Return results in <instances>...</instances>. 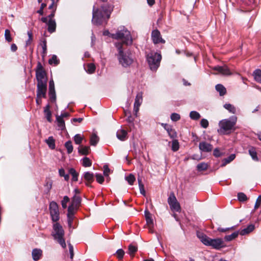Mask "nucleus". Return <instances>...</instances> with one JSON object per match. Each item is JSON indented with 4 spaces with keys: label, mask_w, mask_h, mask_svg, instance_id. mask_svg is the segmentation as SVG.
I'll return each mask as SVG.
<instances>
[{
    "label": "nucleus",
    "mask_w": 261,
    "mask_h": 261,
    "mask_svg": "<svg viewBox=\"0 0 261 261\" xmlns=\"http://www.w3.org/2000/svg\"><path fill=\"white\" fill-rule=\"evenodd\" d=\"M114 5L103 4L99 8L93 7L92 22L96 25L107 23L114 9Z\"/></svg>",
    "instance_id": "1"
},
{
    "label": "nucleus",
    "mask_w": 261,
    "mask_h": 261,
    "mask_svg": "<svg viewBox=\"0 0 261 261\" xmlns=\"http://www.w3.org/2000/svg\"><path fill=\"white\" fill-rule=\"evenodd\" d=\"M197 237L204 245L207 246H211L215 249L218 250L225 246L222 239H211L206 234L200 232L197 233Z\"/></svg>",
    "instance_id": "2"
},
{
    "label": "nucleus",
    "mask_w": 261,
    "mask_h": 261,
    "mask_svg": "<svg viewBox=\"0 0 261 261\" xmlns=\"http://www.w3.org/2000/svg\"><path fill=\"white\" fill-rule=\"evenodd\" d=\"M116 47L118 50V59L119 63L123 67H129L134 62V59L129 50L124 51L123 50L122 44L116 43Z\"/></svg>",
    "instance_id": "3"
},
{
    "label": "nucleus",
    "mask_w": 261,
    "mask_h": 261,
    "mask_svg": "<svg viewBox=\"0 0 261 261\" xmlns=\"http://www.w3.org/2000/svg\"><path fill=\"white\" fill-rule=\"evenodd\" d=\"M237 121V117L235 116L230 117L229 119H225L219 122V128L218 132L220 134L226 135L231 133Z\"/></svg>",
    "instance_id": "4"
},
{
    "label": "nucleus",
    "mask_w": 261,
    "mask_h": 261,
    "mask_svg": "<svg viewBox=\"0 0 261 261\" xmlns=\"http://www.w3.org/2000/svg\"><path fill=\"white\" fill-rule=\"evenodd\" d=\"M53 231L51 235L54 239L63 248L66 247L65 239H64V231L62 226L58 222L53 225Z\"/></svg>",
    "instance_id": "5"
},
{
    "label": "nucleus",
    "mask_w": 261,
    "mask_h": 261,
    "mask_svg": "<svg viewBox=\"0 0 261 261\" xmlns=\"http://www.w3.org/2000/svg\"><path fill=\"white\" fill-rule=\"evenodd\" d=\"M162 56L156 52L151 51L146 55V60L150 69L156 71L160 65Z\"/></svg>",
    "instance_id": "6"
},
{
    "label": "nucleus",
    "mask_w": 261,
    "mask_h": 261,
    "mask_svg": "<svg viewBox=\"0 0 261 261\" xmlns=\"http://www.w3.org/2000/svg\"><path fill=\"white\" fill-rule=\"evenodd\" d=\"M110 36L115 39H121L123 43L126 44H131L133 42L130 32L124 28L118 30L115 34H111Z\"/></svg>",
    "instance_id": "7"
},
{
    "label": "nucleus",
    "mask_w": 261,
    "mask_h": 261,
    "mask_svg": "<svg viewBox=\"0 0 261 261\" xmlns=\"http://www.w3.org/2000/svg\"><path fill=\"white\" fill-rule=\"evenodd\" d=\"M37 85L47 84V79L46 72L40 62H38L35 70Z\"/></svg>",
    "instance_id": "8"
},
{
    "label": "nucleus",
    "mask_w": 261,
    "mask_h": 261,
    "mask_svg": "<svg viewBox=\"0 0 261 261\" xmlns=\"http://www.w3.org/2000/svg\"><path fill=\"white\" fill-rule=\"evenodd\" d=\"M49 210L51 220L57 222L60 219L59 206L57 203L54 201L50 202Z\"/></svg>",
    "instance_id": "9"
},
{
    "label": "nucleus",
    "mask_w": 261,
    "mask_h": 261,
    "mask_svg": "<svg viewBox=\"0 0 261 261\" xmlns=\"http://www.w3.org/2000/svg\"><path fill=\"white\" fill-rule=\"evenodd\" d=\"M168 203L172 211L179 212L181 207L173 192H171L168 198Z\"/></svg>",
    "instance_id": "10"
},
{
    "label": "nucleus",
    "mask_w": 261,
    "mask_h": 261,
    "mask_svg": "<svg viewBox=\"0 0 261 261\" xmlns=\"http://www.w3.org/2000/svg\"><path fill=\"white\" fill-rule=\"evenodd\" d=\"M151 38L153 43L155 44L165 43V40L162 38L160 32L158 29L152 31Z\"/></svg>",
    "instance_id": "11"
},
{
    "label": "nucleus",
    "mask_w": 261,
    "mask_h": 261,
    "mask_svg": "<svg viewBox=\"0 0 261 261\" xmlns=\"http://www.w3.org/2000/svg\"><path fill=\"white\" fill-rule=\"evenodd\" d=\"M47 91V84H41L37 85V98H46Z\"/></svg>",
    "instance_id": "12"
},
{
    "label": "nucleus",
    "mask_w": 261,
    "mask_h": 261,
    "mask_svg": "<svg viewBox=\"0 0 261 261\" xmlns=\"http://www.w3.org/2000/svg\"><path fill=\"white\" fill-rule=\"evenodd\" d=\"M85 180V185L88 187H91V184L94 180V175L93 173L87 171L83 173L82 175Z\"/></svg>",
    "instance_id": "13"
},
{
    "label": "nucleus",
    "mask_w": 261,
    "mask_h": 261,
    "mask_svg": "<svg viewBox=\"0 0 261 261\" xmlns=\"http://www.w3.org/2000/svg\"><path fill=\"white\" fill-rule=\"evenodd\" d=\"M213 70L218 71L219 73L224 75H229L231 74V72L226 65L222 66H216L213 67Z\"/></svg>",
    "instance_id": "14"
},
{
    "label": "nucleus",
    "mask_w": 261,
    "mask_h": 261,
    "mask_svg": "<svg viewBox=\"0 0 261 261\" xmlns=\"http://www.w3.org/2000/svg\"><path fill=\"white\" fill-rule=\"evenodd\" d=\"M199 148L202 152H208L213 149V146L210 143L203 141L199 143Z\"/></svg>",
    "instance_id": "15"
},
{
    "label": "nucleus",
    "mask_w": 261,
    "mask_h": 261,
    "mask_svg": "<svg viewBox=\"0 0 261 261\" xmlns=\"http://www.w3.org/2000/svg\"><path fill=\"white\" fill-rule=\"evenodd\" d=\"M74 207L73 205H69L68 207L67 221L69 227H71L74 218Z\"/></svg>",
    "instance_id": "16"
},
{
    "label": "nucleus",
    "mask_w": 261,
    "mask_h": 261,
    "mask_svg": "<svg viewBox=\"0 0 261 261\" xmlns=\"http://www.w3.org/2000/svg\"><path fill=\"white\" fill-rule=\"evenodd\" d=\"M142 93L141 92L138 93L136 96L135 101L134 102V111L137 113L139 109V107L142 102Z\"/></svg>",
    "instance_id": "17"
},
{
    "label": "nucleus",
    "mask_w": 261,
    "mask_h": 261,
    "mask_svg": "<svg viewBox=\"0 0 261 261\" xmlns=\"http://www.w3.org/2000/svg\"><path fill=\"white\" fill-rule=\"evenodd\" d=\"M32 255L34 261H38L42 255V251L40 249L35 248L32 250Z\"/></svg>",
    "instance_id": "18"
},
{
    "label": "nucleus",
    "mask_w": 261,
    "mask_h": 261,
    "mask_svg": "<svg viewBox=\"0 0 261 261\" xmlns=\"http://www.w3.org/2000/svg\"><path fill=\"white\" fill-rule=\"evenodd\" d=\"M40 45L41 46L42 48V51L41 53V56L43 59H44L47 54V42L46 40L44 38L41 40Z\"/></svg>",
    "instance_id": "19"
},
{
    "label": "nucleus",
    "mask_w": 261,
    "mask_h": 261,
    "mask_svg": "<svg viewBox=\"0 0 261 261\" xmlns=\"http://www.w3.org/2000/svg\"><path fill=\"white\" fill-rule=\"evenodd\" d=\"M127 133L123 129H118L116 133L117 138L121 141H124L126 139Z\"/></svg>",
    "instance_id": "20"
},
{
    "label": "nucleus",
    "mask_w": 261,
    "mask_h": 261,
    "mask_svg": "<svg viewBox=\"0 0 261 261\" xmlns=\"http://www.w3.org/2000/svg\"><path fill=\"white\" fill-rule=\"evenodd\" d=\"M47 24L48 26L47 31L50 33H53L56 31V23L55 20H48Z\"/></svg>",
    "instance_id": "21"
},
{
    "label": "nucleus",
    "mask_w": 261,
    "mask_h": 261,
    "mask_svg": "<svg viewBox=\"0 0 261 261\" xmlns=\"http://www.w3.org/2000/svg\"><path fill=\"white\" fill-rule=\"evenodd\" d=\"M44 113L45 116V118L47 120V121L49 122H51L52 121L51 119V112L50 111V106L48 104L44 108Z\"/></svg>",
    "instance_id": "22"
},
{
    "label": "nucleus",
    "mask_w": 261,
    "mask_h": 261,
    "mask_svg": "<svg viewBox=\"0 0 261 261\" xmlns=\"http://www.w3.org/2000/svg\"><path fill=\"white\" fill-rule=\"evenodd\" d=\"M254 225L253 224L249 225L246 228L242 229L240 231V234L241 236H244L249 233L254 229Z\"/></svg>",
    "instance_id": "23"
},
{
    "label": "nucleus",
    "mask_w": 261,
    "mask_h": 261,
    "mask_svg": "<svg viewBox=\"0 0 261 261\" xmlns=\"http://www.w3.org/2000/svg\"><path fill=\"white\" fill-rule=\"evenodd\" d=\"M236 158V154H231L229 156H228L226 158L224 159L222 161V164L221 165V167H224L227 164L230 163L231 162H232Z\"/></svg>",
    "instance_id": "24"
},
{
    "label": "nucleus",
    "mask_w": 261,
    "mask_h": 261,
    "mask_svg": "<svg viewBox=\"0 0 261 261\" xmlns=\"http://www.w3.org/2000/svg\"><path fill=\"white\" fill-rule=\"evenodd\" d=\"M53 186V181L49 178H46L45 180V184H44V186L45 188V192L46 194L49 193L50 190L52 188Z\"/></svg>",
    "instance_id": "25"
},
{
    "label": "nucleus",
    "mask_w": 261,
    "mask_h": 261,
    "mask_svg": "<svg viewBox=\"0 0 261 261\" xmlns=\"http://www.w3.org/2000/svg\"><path fill=\"white\" fill-rule=\"evenodd\" d=\"M82 199L80 196L74 195L72 199V203L70 205H73V207L79 206L81 203Z\"/></svg>",
    "instance_id": "26"
},
{
    "label": "nucleus",
    "mask_w": 261,
    "mask_h": 261,
    "mask_svg": "<svg viewBox=\"0 0 261 261\" xmlns=\"http://www.w3.org/2000/svg\"><path fill=\"white\" fill-rule=\"evenodd\" d=\"M145 217L147 225L149 226L153 225V220L151 218L150 213L147 210H146L144 212Z\"/></svg>",
    "instance_id": "27"
},
{
    "label": "nucleus",
    "mask_w": 261,
    "mask_h": 261,
    "mask_svg": "<svg viewBox=\"0 0 261 261\" xmlns=\"http://www.w3.org/2000/svg\"><path fill=\"white\" fill-rule=\"evenodd\" d=\"M253 75L255 81L259 83H261V70L256 69L253 72Z\"/></svg>",
    "instance_id": "28"
},
{
    "label": "nucleus",
    "mask_w": 261,
    "mask_h": 261,
    "mask_svg": "<svg viewBox=\"0 0 261 261\" xmlns=\"http://www.w3.org/2000/svg\"><path fill=\"white\" fill-rule=\"evenodd\" d=\"M215 88L220 96H223L226 94V89L222 84H217Z\"/></svg>",
    "instance_id": "29"
},
{
    "label": "nucleus",
    "mask_w": 261,
    "mask_h": 261,
    "mask_svg": "<svg viewBox=\"0 0 261 261\" xmlns=\"http://www.w3.org/2000/svg\"><path fill=\"white\" fill-rule=\"evenodd\" d=\"M45 142L50 149H54L55 148V140L53 137H49L47 139L45 140Z\"/></svg>",
    "instance_id": "30"
},
{
    "label": "nucleus",
    "mask_w": 261,
    "mask_h": 261,
    "mask_svg": "<svg viewBox=\"0 0 261 261\" xmlns=\"http://www.w3.org/2000/svg\"><path fill=\"white\" fill-rule=\"evenodd\" d=\"M79 152L83 155H87L90 149L89 146H80L79 148Z\"/></svg>",
    "instance_id": "31"
},
{
    "label": "nucleus",
    "mask_w": 261,
    "mask_h": 261,
    "mask_svg": "<svg viewBox=\"0 0 261 261\" xmlns=\"http://www.w3.org/2000/svg\"><path fill=\"white\" fill-rule=\"evenodd\" d=\"M56 119L58 123V126L60 127V129L64 130L65 128V124L63 119L62 117L57 116Z\"/></svg>",
    "instance_id": "32"
},
{
    "label": "nucleus",
    "mask_w": 261,
    "mask_h": 261,
    "mask_svg": "<svg viewBox=\"0 0 261 261\" xmlns=\"http://www.w3.org/2000/svg\"><path fill=\"white\" fill-rule=\"evenodd\" d=\"M239 233H240V232L237 231L233 232L231 234L226 235L224 237V240L227 242L231 241L236 239V238H237L239 235Z\"/></svg>",
    "instance_id": "33"
},
{
    "label": "nucleus",
    "mask_w": 261,
    "mask_h": 261,
    "mask_svg": "<svg viewBox=\"0 0 261 261\" xmlns=\"http://www.w3.org/2000/svg\"><path fill=\"white\" fill-rule=\"evenodd\" d=\"M249 153L250 155L251 156L252 159L255 161H258V159L257 156V153L255 150V148L254 147H251L248 150Z\"/></svg>",
    "instance_id": "34"
},
{
    "label": "nucleus",
    "mask_w": 261,
    "mask_h": 261,
    "mask_svg": "<svg viewBox=\"0 0 261 261\" xmlns=\"http://www.w3.org/2000/svg\"><path fill=\"white\" fill-rule=\"evenodd\" d=\"M69 173L72 176V180L74 181H76L78 180L79 173L76 171L74 168H70Z\"/></svg>",
    "instance_id": "35"
},
{
    "label": "nucleus",
    "mask_w": 261,
    "mask_h": 261,
    "mask_svg": "<svg viewBox=\"0 0 261 261\" xmlns=\"http://www.w3.org/2000/svg\"><path fill=\"white\" fill-rule=\"evenodd\" d=\"M224 108L232 114L236 113V108L231 104L226 103L224 105Z\"/></svg>",
    "instance_id": "36"
},
{
    "label": "nucleus",
    "mask_w": 261,
    "mask_h": 261,
    "mask_svg": "<svg viewBox=\"0 0 261 261\" xmlns=\"http://www.w3.org/2000/svg\"><path fill=\"white\" fill-rule=\"evenodd\" d=\"M208 164L204 162L200 163L197 165V170L198 171L206 170L208 168Z\"/></svg>",
    "instance_id": "37"
},
{
    "label": "nucleus",
    "mask_w": 261,
    "mask_h": 261,
    "mask_svg": "<svg viewBox=\"0 0 261 261\" xmlns=\"http://www.w3.org/2000/svg\"><path fill=\"white\" fill-rule=\"evenodd\" d=\"M98 141L99 138L98 136L95 134H92L90 138V144L93 146H95Z\"/></svg>",
    "instance_id": "38"
},
{
    "label": "nucleus",
    "mask_w": 261,
    "mask_h": 261,
    "mask_svg": "<svg viewBox=\"0 0 261 261\" xmlns=\"http://www.w3.org/2000/svg\"><path fill=\"white\" fill-rule=\"evenodd\" d=\"M190 117L192 120H197L200 118V115L198 112L193 111L190 113Z\"/></svg>",
    "instance_id": "39"
},
{
    "label": "nucleus",
    "mask_w": 261,
    "mask_h": 261,
    "mask_svg": "<svg viewBox=\"0 0 261 261\" xmlns=\"http://www.w3.org/2000/svg\"><path fill=\"white\" fill-rule=\"evenodd\" d=\"M95 66L93 63H89L87 66L86 71L89 73H93L95 70Z\"/></svg>",
    "instance_id": "40"
},
{
    "label": "nucleus",
    "mask_w": 261,
    "mask_h": 261,
    "mask_svg": "<svg viewBox=\"0 0 261 261\" xmlns=\"http://www.w3.org/2000/svg\"><path fill=\"white\" fill-rule=\"evenodd\" d=\"M65 147L67 149V152L68 154L71 153L73 151V146L72 142L70 141L66 142L65 144Z\"/></svg>",
    "instance_id": "41"
},
{
    "label": "nucleus",
    "mask_w": 261,
    "mask_h": 261,
    "mask_svg": "<svg viewBox=\"0 0 261 261\" xmlns=\"http://www.w3.org/2000/svg\"><path fill=\"white\" fill-rule=\"evenodd\" d=\"M137 251V247L136 246L133 245L132 244L129 245L128 246V253L130 256H133L134 254Z\"/></svg>",
    "instance_id": "42"
},
{
    "label": "nucleus",
    "mask_w": 261,
    "mask_h": 261,
    "mask_svg": "<svg viewBox=\"0 0 261 261\" xmlns=\"http://www.w3.org/2000/svg\"><path fill=\"white\" fill-rule=\"evenodd\" d=\"M179 145L177 140H173L172 142V150L176 151L179 149Z\"/></svg>",
    "instance_id": "43"
},
{
    "label": "nucleus",
    "mask_w": 261,
    "mask_h": 261,
    "mask_svg": "<svg viewBox=\"0 0 261 261\" xmlns=\"http://www.w3.org/2000/svg\"><path fill=\"white\" fill-rule=\"evenodd\" d=\"M125 179L129 185H133L136 180V178L133 174H130L129 175L125 177Z\"/></svg>",
    "instance_id": "44"
},
{
    "label": "nucleus",
    "mask_w": 261,
    "mask_h": 261,
    "mask_svg": "<svg viewBox=\"0 0 261 261\" xmlns=\"http://www.w3.org/2000/svg\"><path fill=\"white\" fill-rule=\"evenodd\" d=\"M83 140V137L80 134H76L74 137V141L76 144H81Z\"/></svg>",
    "instance_id": "45"
},
{
    "label": "nucleus",
    "mask_w": 261,
    "mask_h": 261,
    "mask_svg": "<svg viewBox=\"0 0 261 261\" xmlns=\"http://www.w3.org/2000/svg\"><path fill=\"white\" fill-rule=\"evenodd\" d=\"M5 40L8 42H11L12 41L10 31L8 29H6L5 31Z\"/></svg>",
    "instance_id": "46"
},
{
    "label": "nucleus",
    "mask_w": 261,
    "mask_h": 261,
    "mask_svg": "<svg viewBox=\"0 0 261 261\" xmlns=\"http://www.w3.org/2000/svg\"><path fill=\"white\" fill-rule=\"evenodd\" d=\"M238 200L241 202L246 201L248 199L247 196L242 192L238 193Z\"/></svg>",
    "instance_id": "47"
},
{
    "label": "nucleus",
    "mask_w": 261,
    "mask_h": 261,
    "mask_svg": "<svg viewBox=\"0 0 261 261\" xmlns=\"http://www.w3.org/2000/svg\"><path fill=\"white\" fill-rule=\"evenodd\" d=\"M27 34L28 35V39L26 41L25 45L26 46H28L32 43L33 41V33L31 31H28Z\"/></svg>",
    "instance_id": "48"
},
{
    "label": "nucleus",
    "mask_w": 261,
    "mask_h": 261,
    "mask_svg": "<svg viewBox=\"0 0 261 261\" xmlns=\"http://www.w3.org/2000/svg\"><path fill=\"white\" fill-rule=\"evenodd\" d=\"M48 63L50 65L53 64L55 65H58L59 63V61L58 60L57 56L53 55L52 57L49 60Z\"/></svg>",
    "instance_id": "49"
},
{
    "label": "nucleus",
    "mask_w": 261,
    "mask_h": 261,
    "mask_svg": "<svg viewBox=\"0 0 261 261\" xmlns=\"http://www.w3.org/2000/svg\"><path fill=\"white\" fill-rule=\"evenodd\" d=\"M83 166L84 167H90L92 165V162L91 160L87 157H85L83 159Z\"/></svg>",
    "instance_id": "50"
},
{
    "label": "nucleus",
    "mask_w": 261,
    "mask_h": 261,
    "mask_svg": "<svg viewBox=\"0 0 261 261\" xmlns=\"http://www.w3.org/2000/svg\"><path fill=\"white\" fill-rule=\"evenodd\" d=\"M116 255L119 259L123 258L124 255V251L122 249H119L116 252Z\"/></svg>",
    "instance_id": "51"
},
{
    "label": "nucleus",
    "mask_w": 261,
    "mask_h": 261,
    "mask_svg": "<svg viewBox=\"0 0 261 261\" xmlns=\"http://www.w3.org/2000/svg\"><path fill=\"white\" fill-rule=\"evenodd\" d=\"M48 95L49 99L52 102H55L56 99V94L55 90L49 91Z\"/></svg>",
    "instance_id": "52"
},
{
    "label": "nucleus",
    "mask_w": 261,
    "mask_h": 261,
    "mask_svg": "<svg viewBox=\"0 0 261 261\" xmlns=\"http://www.w3.org/2000/svg\"><path fill=\"white\" fill-rule=\"evenodd\" d=\"M69 201V198L67 196H65L61 201L62 206L63 208L67 207V203Z\"/></svg>",
    "instance_id": "53"
},
{
    "label": "nucleus",
    "mask_w": 261,
    "mask_h": 261,
    "mask_svg": "<svg viewBox=\"0 0 261 261\" xmlns=\"http://www.w3.org/2000/svg\"><path fill=\"white\" fill-rule=\"evenodd\" d=\"M170 118L173 121H177L180 119V116L179 114L173 113L171 114Z\"/></svg>",
    "instance_id": "54"
},
{
    "label": "nucleus",
    "mask_w": 261,
    "mask_h": 261,
    "mask_svg": "<svg viewBox=\"0 0 261 261\" xmlns=\"http://www.w3.org/2000/svg\"><path fill=\"white\" fill-rule=\"evenodd\" d=\"M208 121L206 119H202L200 121L201 126L204 128H206L208 126Z\"/></svg>",
    "instance_id": "55"
},
{
    "label": "nucleus",
    "mask_w": 261,
    "mask_h": 261,
    "mask_svg": "<svg viewBox=\"0 0 261 261\" xmlns=\"http://www.w3.org/2000/svg\"><path fill=\"white\" fill-rule=\"evenodd\" d=\"M96 181L100 184L104 181V177L101 174H96L95 175Z\"/></svg>",
    "instance_id": "56"
},
{
    "label": "nucleus",
    "mask_w": 261,
    "mask_h": 261,
    "mask_svg": "<svg viewBox=\"0 0 261 261\" xmlns=\"http://www.w3.org/2000/svg\"><path fill=\"white\" fill-rule=\"evenodd\" d=\"M103 175L106 177H109V175L110 173V169L109 168L108 165H105L103 167Z\"/></svg>",
    "instance_id": "57"
},
{
    "label": "nucleus",
    "mask_w": 261,
    "mask_h": 261,
    "mask_svg": "<svg viewBox=\"0 0 261 261\" xmlns=\"http://www.w3.org/2000/svg\"><path fill=\"white\" fill-rule=\"evenodd\" d=\"M168 134L170 137L172 139H174L177 137V133L176 131L172 128L169 130V132H168Z\"/></svg>",
    "instance_id": "58"
},
{
    "label": "nucleus",
    "mask_w": 261,
    "mask_h": 261,
    "mask_svg": "<svg viewBox=\"0 0 261 261\" xmlns=\"http://www.w3.org/2000/svg\"><path fill=\"white\" fill-rule=\"evenodd\" d=\"M213 154L215 157H220L223 155V153L221 152L217 148L214 150Z\"/></svg>",
    "instance_id": "59"
},
{
    "label": "nucleus",
    "mask_w": 261,
    "mask_h": 261,
    "mask_svg": "<svg viewBox=\"0 0 261 261\" xmlns=\"http://www.w3.org/2000/svg\"><path fill=\"white\" fill-rule=\"evenodd\" d=\"M46 6V4L45 3H42L40 9L37 11V13L40 15H42L43 14V9Z\"/></svg>",
    "instance_id": "60"
},
{
    "label": "nucleus",
    "mask_w": 261,
    "mask_h": 261,
    "mask_svg": "<svg viewBox=\"0 0 261 261\" xmlns=\"http://www.w3.org/2000/svg\"><path fill=\"white\" fill-rule=\"evenodd\" d=\"M55 90L54 82L51 80L49 82V91Z\"/></svg>",
    "instance_id": "61"
},
{
    "label": "nucleus",
    "mask_w": 261,
    "mask_h": 261,
    "mask_svg": "<svg viewBox=\"0 0 261 261\" xmlns=\"http://www.w3.org/2000/svg\"><path fill=\"white\" fill-rule=\"evenodd\" d=\"M261 203V195H259L256 201V203L254 205V208L257 209L260 205V204Z\"/></svg>",
    "instance_id": "62"
},
{
    "label": "nucleus",
    "mask_w": 261,
    "mask_h": 261,
    "mask_svg": "<svg viewBox=\"0 0 261 261\" xmlns=\"http://www.w3.org/2000/svg\"><path fill=\"white\" fill-rule=\"evenodd\" d=\"M56 10V8L52 10L51 13L48 16V20H54L53 18L55 16Z\"/></svg>",
    "instance_id": "63"
},
{
    "label": "nucleus",
    "mask_w": 261,
    "mask_h": 261,
    "mask_svg": "<svg viewBox=\"0 0 261 261\" xmlns=\"http://www.w3.org/2000/svg\"><path fill=\"white\" fill-rule=\"evenodd\" d=\"M162 125L167 130V132H169V130L172 128L171 126L168 125V124L162 123Z\"/></svg>",
    "instance_id": "64"
}]
</instances>
